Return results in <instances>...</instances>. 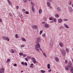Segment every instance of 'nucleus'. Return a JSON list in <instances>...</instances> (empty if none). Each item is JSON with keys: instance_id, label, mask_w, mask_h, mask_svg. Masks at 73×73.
Listing matches in <instances>:
<instances>
[{"instance_id": "nucleus-62", "label": "nucleus", "mask_w": 73, "mask_h": 73, "mask_svg": "<svg viewBox=\"0 0 73 73\" xmlns=\"http://www.w3.org/2000/svg\"><path fill=\"white\" fill-rule=\"evenodd\" d=\"M0 22H2V19H0Z\"/></svg>"}, {"instance_id": "nucleus-55", "label": "nucleus", "mask_w": 73, "mask_h": 73, "mask_svg": "<svg viewBox=\"0 0 73 73\" xmlns=\"http://www.w3.org/2000/svg\"><path fill=\"white\" fill-rule=\"evenodd\" d=\"M25 13L26 14H29V12H28V11H26L25 12Z\"/></svg>"}, {"instance_id": "nucleus-48", "label": "nucleus", "mask_w": 73, "mask_h": 73, "mask_svg": "<svg viewBox=\"0 0 73 73\" xmlns=\"http://www.w3.org/2000/svg\"><path fill=\"white\" fill-rule=\"evenodd\" d=\"M64 20L65 21H68V19H64Z\"/></svg>"}, {"instance_id": "nucleus-43", "label": "nucleus", "mask_w": 73, "mask_h": 73, "mask_svg": "<svg viewBox=\"0 0 73 73\" xmlns=\"http://www.w3.org/2000/svg\"><path fill=\"white\" fill-rule=\"evenodd\" d=\"M53 18L52 17H50L49 18V20H53Z\"/></svg>"}, {"instance_id": "nucleus-15", "label": "nucleus", "mask_w": 73, "mask_h": 73, "mask_svg": "<svg viewBox=\"0 0 73 73\" xmlns=\"http://www.w3.org/2000/svg\"><path fill=\"white\" fill-rule=\"evenodd\" d=\"M19 16L20 17V18H21V19H23V15L21 14H19Z\"/></svg>"}, {"instance_id": "nucleus-45", "label": "nucleus", "mask_w": 73, "mask_h": 73, "mask_svg": "<svg viewBox=\"0 0 73 73\" xmlns=\"http://www.w3.org/2000/svg\"><path fill=\"white\" fill-rule=\"evenodd\" d=\"M25 66H27V65H28V64H27V62H25Z\"/></svg>"}, {"instance_id": "nucleus-28", "label": "nucleus", "mask_w": 73, "mask_h": 73, "mask_svg": "<svg viewBox=\"0 0 73 73\" xmlns=\"http://www.w3.org/2000/svg\"><path fill=\"white\" fill-rule=\"evenodd\" d=\"M43 54L44 57H46V53H43Z\"/></svg>"}, {"instance_id": "nucleus-34", "label": "nucleus", "mask_w": 73, "mask_h": 73, "mask_svg": "<svg viewBox=\"0 0 73 73\" xmlns=\"http://www.w3.org/2000/svg\"><path fill=\"white\" fill-rule=\"evenodd\" d=\"M42 33V30L41 31H40V33H39V35H41Z\"/></svg>"}, {"instance_id": "nucleus-12", "label": "nucleus", "mask_w": 73, "mask_h": 73, "mask_svg": "<svg viewBox=\"0 0 73 73\" xmlns=\"http://www.w3.org/2000/svg\"><path fill=\"white\" fill-rule=\"evenodd\" d=\"M59 44L61 47H62L64 46V44L60 42L59 43Z\"/></svg>"}, {"instance_id": "nucleus-59", "label": "nucleus", "mask_w": 73, "mask_h": 73, "mask_svg": "<svg viewBox=\"0 0 73 73\" xmlns=\"http://www.w3.org/2000/svg\"><path fill=\"white\" fill-rule=\"evenodd\" d=\"M27 58H29V59H31V57L30 56H28Z\"/></svg>"}, {"instance_id": "nucleus-63", "label": "nucleus", "mask_w": 73, "mask_h": 73, "mask_svg": "<svg viewBox=\"0 0 73 73\" xmlns=\"http://www.w3.org/2000/svg\"><path fill=\"white\" fill-rule=\"evenodd\" d=\"M25 10L24 9H23L22 10V11H23V12H24V11H25Z\"/></svg>"}, {"instance_id": "nucleus-2", "label": "nucleus", "mask_w": 73, "mask_h": 73, "mask_svg": "<svg viewBox=\"0 0 73 73\" xmlns=\"http://www.w3.org/2000/svg\"><path fill=\"white\" fill-rule=\"evenodd\" d=\"M36 42V44L35 45V48H40V44H39V42Z\"/></svg>"}, {"instance_id": "nucleus-41", "label": "nucleus", "mask_w": 73, "mask_h": 73, "mask_svg": "<svg viewBox=\"0 0 73 73\" xmlns=\"http://www.w3.org/2000/svg\"><path fill=\"white\" fill-rule=\"evenodd\" d=\"M21 64H22V65H25V63H24V62H22L21 63Z\"/></svg>"}, {"instance_id": "nucleus-9", "label": "nucleus", "mask_w": 73, "mask_h": 73, "mask_svg": "<svg viewBox=\"0 0 73 73\" xmlns=\"http://www.w3.org/2000/svg\"><path fill=\"white\" fill-rule=\"evenodd\" d=\"M68 65L70 67H72V63L71 62H70L68 64Z\"/></svg>"}, {"instance_id": "nucleus-16", "label": "nucleus", "mask_w": 73, "mask_h": 73, "mask_svg": "<svg viewBox=\"0 0 73 73\" xmlns=\"http://www.w3.org/2000/svg\"><path fill=\"white\" fill-rule=\"evenodd\" d=\"M62 20L61 19H59L58 20V22L59 23H62Z\"/></svg>"}, {"instance_id": "nucleus-26", "label": "nucleus", "mask_w": 73, "mask_h": 73, "mask_svg": "<svg viewBox=\"0 0 73 73\" xmlns=\"http://www.w3.org/2000/svg\"><path fill=\"white\" fill-rule=\"evenodd\" d=\"M0 70H1V71H2V73H4V69L1 68Z\"/></svg>"}, {"instance_id": "nucleus-38", "label": "nucleus", "mask_w": 73, "mask_h": 73, "mask_svg": "<svg viewBox=\"0 0 73 73\" xmlns=\"http://www.w3.org/2000/svg\"><path fill=\"white\" fill-rule=\"evenodd\" d=\"M19 54L20 56H23V54L21 52H20L19 53Z\"/></svg>"}, {"instance_id": "nucleus-30", "label": "nucleus", "mask_w": 73, "mask_h": 73, "mask_svg": "<svg viewBox=\"0 0 73 73\" xmlns=\"http://www.w3.org/2000/svg\"><path fill=\"white\" fill-rule=\"evenodd\" d=\"M22 39L23 41H26V40H25V39L24 38H22Z\"/></svg>"}, {"instance_id": "nucleus-58", "label": "nucleus", "mask_w": 73, "mask_h": 73, "mask_svg": "<svg viewBox=\"0 0 73 73\" xmlns=\"http://www.w3.org/2000/svg\"><path fill=\"white\" fill-rule=\"evenodd\" d=\"M9 16H12V14L11 13H9Z\"/></svg>"}, {"instance_id": "nucleus-19", "label": "nucleus", "mask_w": 73, "mask_h": 73, "mask_svg": "<svg viewBox=\"0 0 73 73\" xmlns=\"http://www.w3.org/2000/svg\"><path fill=\"white\" fill-rule=\"evenodd\" d=\"M10 52H11V53H15V51L13 49H11Z\"/></svg>"}, {"instance_id": "nucleus-7", "label": "nucleus", "mask_w": 73, "mask_h": 73, "mask_svg": "<svg viewBox=\"0 0 73 73\" xmlns=\"http://www.w3.org/2000/svg\"><path fill=\"white\" fill-rule=\"evenodd\" d=\"M65 69L66 70H69L70 69V67L69 66H65Z\"/></svg>"}, {"instance_id": "nucleus-49", "label": "nucleus", "mask_w": 73, "mask_h": 73, "mask_svg": "<svg viewBox=\"0 0 73 73\" xmlns=\"http://www.w3.org/2000/svg\"><path fill=\"white\" fill-rule=\"evenodd\" d=\"M65 64H67L68 63V60H65Z\"/></svg>"}, {"instance_id": "nucleus-24", "label": "nucleus", "mask_w": 73, "mask_h": 73, "mask_svg": "<svg viewBox=\"0 0 73 73\" xmlns=\"http://www.w3.org/2000/svg\"><path fill=\"white\" fill-rule=\"evenodd\" d=\"M52 21L54 22H56L57 21V20L55 18H54L52 19Z\"/></svg>"}, {"instance_id": "nucleus-44", "label": "nucleus", "mask_w": 73, "mask_h": 73, "mask_svg": "<svg viewBox=\"0 0 73 73\" xmlns=\"http://www.w3.org/2000/svg\"><path fill=\"white\" fill-rule=\"evenodd\" d=\"M60 28L61 29H64V27L62 26H61L60 27Z\"/></svg>"}, {"instance_id": "nucleus-50", "label": "nucleus", "mask_w": 73, "mask_h": 73, "mask_svg": "<svg viewBox=\"0 0 73 73\" xmlns=\"http://www.w3.org/2000/svg\"><path fill=\"white\" fill-rule=\"evenodd\" d=\"M68 4L69 5H72V2L71 1H70V2L68 3Z\"/></svg>"}, {"instance_id": "nucleus-27", "label": "nucleus", "mask_w": 73, "mask_h": 73, "mask_svg": "<svg viewBox=\"0 0 73 73\" xmlns=\"http://www.w3.org/2000/svg\"><path fill=\"white\" fill-rule=\"evenodd\" d=\"M66 50L67 53H69V49L68 48H66Z\"/></svg>"}, {"instance_id": "nucleus-22", "label": "nucleus", "mask_w": 73, "mask_h": 73, "mask_svg": "<svg viewBox=\"0 0 73 73\" xmlns=\"http://www.w3.org/2000/svg\"><path fill=\"white\" fill-rule=\"evenodd\" d=\"M64 27L66 28L69 29V27L68 25H66L65 23H64Z\"/></svg>"}, {"instance_id": "nucleus-46", "label": "nucleus", "mask_w": 73, "mask_h": 73, "mask_svg": "<svg viewBox=\"0 0 73 73\" xmlns=\"http://www.w3.org/2000/svg\"><path fill=\"white\" fill-rule=\"evenodd\" d=\"M42 36L43 37H45V34H42Z\"/></svg>"}, {"instance_id": "nucleus-21", "label": "nucleus", "mask_w": 73, "mask_h": 73, "mask_svg": "<svg viewBox=\"0 0 73 73\" xmlns=\"http://www.w3.org/2000/svg\"><path fill=\"white\" fill-rule=\"evenodd\" d=\"M42 10L41 9H39V14H41L42 12Z\"/></svg>"}, {"instance_id": "nucleus-17", "label": "nucleus", "mask_w": 73, "mask_h": 73, "mask_svg": "<svg viewBox=\"0 0 73 73\" xmlns=\"http://www.w3.org/2000/svg\"><path fill=\"white\" fill-rule=\"evenodd\" d=\"M7 1L9 5H11L12 4V2H10L9 0H8Z\"/></svg>"}, {"instance_id": "nucleus-3", "label": "nucleus", "mask_w": 73, "mask_h": 73, "mask_svg": "<svg viewBox=\"0 0 73 73\" xmlns=\"http://www.w3.org/2000/svg\"><path fill=\"white\" fill-rule=\"evenodd\" d=\"M37 40H36V42L37 43L38 42H40L41 41V37H38L37 38Z\"/></svg>"}, {"instance_id": "nucleus-54", "label": "nucleus", "mask_w": 73, "mask_h": 73, "mask_svg": "<svg viewBox=\"0 0 73 73\" xmlns=\"http://www.w3.org/2000/svg\"><path fill=\"white\" fill-rule=\"evenodd\" d=\"M19 6H17L16 7V9H19Z\"/></svg>"}, {"instance_id": "nucleus-18", "label": "nucleus", "mask_w": 73, "mask_h": 73, "mask_svg": "<svg viewBox=\"0 0 73 73\" xmlns=\"http://www.w3.org/2000/svg\"><path fill=\"white\" fill-rule=\"evenodd\" d=\"M70 70L71 71H72V72H73V67H70Z\"/></svg>"}, {"instance_id": "nucleus-64", "label": "nucleus", "mask_w": 73, "mask_h": 73, "mask_svg": "<svg viewBox=\"0 0 73 73\" xmlns=\"http://www.w3.org/2000/svg\"><path fill=\"white\" fill-rule=\"evenodd\" d=\"M50 2H52V0H48Z\"/></svg>"}, {"instance_id": "nucleus-42", "label": "nucleus", "mask_w": 73, "mask_h": 73, "mask_svg": "<svg viewBox=\"0 0 73 73\" xmlns=\"http://www.w3.org/2000/svg\"><path fill=\"white\" fill-rule=\"evenodd\" d=\"M23 1L24 3H27V1H28V0H23Z\"/></svg>"}, {"instance_id": "nucleus-35", "label": "nucleus", "mask_w": 73, "mask_h": 73, "mask_svg": "<svg viewBox=\"0 0 73 73\" xmlns=\"http://www.w3.org/2000/svg\"><path fill=\"white\" fill-rule=\"evenodd\" d=\"M31 5H32V6H33V5H35V3H33L32 2H31Z\"/></svg>"}, {"instance_id": "nucleus-33", "label": "nucleus", "mask_w": 73, "mask_h": 73, "mask_svg": "<svg viewBox=\"0 0 73 73\" xmlns=\"http://www.w3.org/2000/svg\"><path fill=\"white\" fill-rule=\"evenodd\" d=\"M38 48H35V49L36 50H37L38 52H40V50Z\"/></svg>"}, {"instance_id": "nucleus-4", "label": "nucleus", "mask_w": 73, "mask_h": 73, "mask_svg": "<svg viewBox=\"0 0 73 73\" xmlns=\"http://www.w3.org/2000/svg\"><path fill=\"white\" fill-rule=\"evenodd\" d=\"M44 26L46 28H49L50 27L49 24L46 23L44 24Z\"/></svg>"}, {"instance_id": "nucleus-40", "label": "nucleus", "mask_w": 73, "mask_h": 73, "mask_svg": "<svg viewBox=\"0 0 73 73\" xmlns=\"http://www.w3.org/2000/svg\"><path fill=\"white\" fill-rule=\"evenodd\" d=\"M31 60H33V61L35 60L36 59L34 58H31Z\"/></svg>"}, {"instance_id": "nucleus-61", "label": "nucleus", "mask_w": 73, "mask_h": 73, "mask_svg": "<svg viewBox=\"0 0 73 73\" xmlns=\"http://www.w3.org/2000/svg\"><path fill=\"white\" fill-rule=\"evenodd\" d=\"M14 66H17V64H14Z\"/></svg>"}, {"instance_id": "nucleus-20", "label": "nucleus", "mask_w": 73, "mask_h": 73, "mask_svg": "<svg viewBox=\"0 0 73 73\" xmlns=\"http://www.w3.org/2000/svg\"><path fill=\"white\" fill-rule=\"evenodd\" d=\"M55 16L57 18H58L59 17V15L58 14H56L55 15Z\"/></svg>"}, {"instance_id": "nucleus-36", "label": "nucleus", "mask_w": 73, "mask_h": 73, "mask_svg": "<svg viewBox=\"0 0 73 73\" xmlns=\"http://www.w3.org/2000/svg\"><path fill=\"white\" fill-rule=\"evenodd\" d=\"M10 61V59H7V62H9V61Z\"/></svg>"}, {"instance_id": "nucleus-8", "label": "nucleus", "mask_w": 73, "mask_h": 73, "mask_svg": "<svg viewBox=\"0 0 73 73\" xmlns=\"http://www.w3.org/2000/svg\"><path fill=\"white\" fill-rule=\"evenodd\" d=\"M68 10L69 12H71L73 11V9L72 7H68Z\"/></svg>"}, {"instance_id": "nucleus-13", "label": "nucleus", "mask_w": 73, "mask_h": 73, "mask_svg": "<svg viewBox=\"0 0 73 73\" xmlns=\"http://www.w3.org/2000/svg\"><path fill=\"white\" fill-rule=\"evenodd\" d=\"M47 5L48 6V7H49L51 5V4H50V3L49 2H47Z\"/></svg>"}, {"instance_id": "nucleus-37", "label": "nucleus", "mask_w": 73, "mask_h": 73, "mask_svg": "<svg viewBox=\"0 0 73 73\" xmlns=\"http://www.w3.org/2000/svg\"><path fill=\"white\" fill-rule=\"evenodd\" d=\"M15 37L17 38H19V36H18V35H17V34L15 35Z\"/></svg>"}, {"instance_id": "nucleus-39", "label": "nucleus", "mask_w": 73, "mask_h": 73, "mask_svg": "<svg viewBox=\"0 0 73 73\" xmlns=\"http://www.w3.org/2000/svg\"><path fill=\"white\" fill-rule=\"evenodd\" d=\"M49 8L50 9H53V7L52 6H50L49 7Z\"/></svg>"}, {"instance_id": "nucleus-60", "label": "nucleus", "mask_w": 73, "mask_h": 73, "mask_svg": "<svg viewBox=\"0 0 73 73\" xmlns=\"http://www.w3.org/2000/svg\"><path fill=\"white\" fill-rule=\"evenodd\" d=\"M42 23H43V24H46L45 22H42Z\"/></svg>"}, {"instance_id": "nucleus-23", "label": "nucleus", "mask_w": 73, "mask_h": 73, "mask_svg": "<svg viewBox=\"0 0 73 73\" xmlns=\"http://www.w3.org/2000/svg\"><path fill=\"white\" fill-rule=\"evenodd\" d=\"M6 40H7V41H9V38L8 37H6Z\"/></svg>"}, {"instance_id": "nucleus-52", "label": "nucleus", "mask_w": 73, "mask_h": 73, "mask_svg": "<svg viewBox=\"0 0 73 73\" xmlns=\"http://www.w3.org/2000/svg\"><path fill=\"white\" fill-rule=\"evenodd\" d=\"M22 56L23 57H26L27 56V55L25 54H23Z\"/></svg>"}, {"instance_id": "nucleus-1", "label": "nucleus", "mask_w": 73, "mask_h": 73, "mask_svg": "<svg viewBox=\"0 0 73 73\" xmlns=\"http://www.w3.org/2000/svg\"><path fill=\"white\" fill-rule=\"evenodd\" d=\"M60 52L63 56H66V51L64 48L60 49Z\"/></svg>"}, {"instance_id": "nucleus-51", "label": "nucleus", "mask_w": 73, "mask_h": 73, "mask_svg": "<svg viewBox=\"0 0 73 73\" xmlns=\"http://www.w3.org/2000/svg\"><path fill=\"white\" fill-rule=\"evenodd\" d=\"M23 47H24V45H21V48H23Z\"/></svg>"}, {"instance_id": "nucleus-11", "label": "nucleus", "mask_w": 73, "mask_h": 73, "mask_svg": "<svg viewBox=\"0 0 73 73\" xmlns=\"http://www.w3.org/2000/svg\"><path fill=\"white\" fill-rule=\"evenodd\" d=\"M55 60L56 62H58L59 61V59L57 57H55Z\"/></svg>"}, {"instance_id": "nucleus-25", "label": "nucleus", "mask_w": 73, "mask_h": 73, "mask_svg": "<svg viewBox=\"0 0 73 73\" xmlns=\"http://www.w3.org/2000/svg\"><path fill=\"white\" fill-rule=\"evenodd\" d=\"M50 65L49 64H47V68L48 69H50Z\"/></svg>"}, {"instance_id": "nucleus-56", "label": "nucleus", "mask_w": 73, "mask_h": 73, "mask_svg": "<svg viewBox=\"0 0 73 73\" xmlns=\"http://www.w3.org/2000/svg\"><path fill=\"white\" fill-rule=\"evenodd\" d=\"M25 60L27 61H28V59L27 58H25Z\"/></svg>"}, {"instance_id": "nucleus-47", "label": "nucleus", "mask_w": 73, "mask_h": 73, "mask_svg": "<svg viewBox=\"0 0 73 73\" xmlns=\"http://www.w3.org/2000/svg\"><path fill=\"white\" fill-rule=\"evenodd\" d=\"M33 62L34 63V64H36V60H33Z\"/></svg>"}, {"instance_id": "nucleus-6", "label": "nucleus", "mask_w": 73, "mask_h": 73, "mask_svg": "<svg viewBox=\"0 0 73 73\" xmlns=\"http://www.w3.org/2000/svg\"><path fill=\"white\" fill-rule=\"evenodd\" d=\"M49 44L50 46V47L52 48L53 44V41H52V40H51Z\"/></svg>"}, {"instance_id": "nucleus-29", "label": "nucleus", "mask_w": 73, "mask_h": 73, "mask_svg": "<svg viewBox=\"0 0 73 73\" xmlns=\"http://www.w3.org/2000/svg\"><path fill=\"white\" fill-rule=\"evenodd\" d=\"M2 38L5 40H6V37L5 36H2Z\"/></svg>"}, {"instance_id": "nucleus-10", "label": "nucleus", "mask_w": 73, "mask_h": 73, "mask_svg": "<svg viewBox=\"0 0 73 73\" xmlns=\"http://www.w3.org/2000/svg\"><path fill=\"white\" fill-rule=\"evenodd\" d=\"M56 9L58 12H61V9L60 7H57Z\"/></svg>"}, {"instance_id": "nucleus-14", "label": "nucleus", "mask_w": 73, "mask_h": 73, "mask_svg": "<svg viewBox=\"0 0 73 73\" xmlns=\"http://www.w3.org/2000/svg\"><path fill=\"white\" fill-rule=\"evenodd\" d=\"M32 10L33 11V12H35V7H34V6H32Z\"/></svg>"}, {"instance_id": "nucleus-5", "label": "nucleus", "mask_w": 73, "mask_h": 73, "mask_svg": "<svg viewBox=\"0 0 73 73\" xmlns=\"http://www.w3.org/2000/svg\"><path fill=\"white\" fill-rule=\"evenodd\" d=\"M32 27L33 28L35 29H37V28H38L37 26L36 25H34L32 26Z\"/></svg>"}, {"instance_id": "nucleus-32", "label": "nucleus", "mask_w": 73, "mask_h": 73, "mask_svg": "<svg viewBox=\"0 0 73 73\" xmlns=\"http://www.w3.org/2000/svg\"><path fill=\"white\" fill-rule=\"evenodd\" d=\"M41 73H44L45 72V71H44V70H40Z\"/></svg>"}, {"instance_id": "nucleus-31", "label": "nucleus", "mask_w": 73, "mask_h": 73, "mask_svg": "<svg viewBox=\"0 0 73 73\" xmlns=\"http://www.w3.org/2000/svg\"><path fill=\"white\" fill-rule=\"evenodd\" d=\"M33 63H32L31 64V65L30 66V67L31 68H33Z\"/></svg>"}, {"instance_id": "nucleus-57", "label": "nucleus", "mask_w": 73, "mask_h": 73, "mask_svg": "<svg viewBox=\"0 0 73 73\" xmlns=\"http://www.w3.org/2000/svg\"><path fill=\"white\" fill-rule=\"evenodd\" d=\"M51 71H52V70H51V69H50L48 71V72H51Z\"/></svg>"}, {"instance_id": "nucleus-53", "label": "nucleus", "mask_w": 73, "mask_h": 73, "mask_svg": "<svg viewBox=\"0 0 73 73\" xmlns=\"http://www.w3.org/2000/svg\"><path fill=\"white\" fill-rule=\"evenodd\" d=\"M44 20L46 21L47 19H46V17H45L44 18Z\"/></svg>"}]
</instances>
